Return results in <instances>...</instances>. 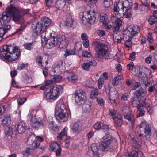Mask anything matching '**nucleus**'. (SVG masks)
Segmentation results:
<instances>
[{
    "instance_id": "obj_21",
    "label": "nucleus",
    "mask_w": 157,
    "mask_h": 157,
    "mask_svg": "<svg viewBox=\"0 0 157 157\" xmlns=\"http://www.w3.org/2000/svg\"><path fill=\"white\" fill-rule=\"evenodd\" d=\"M96 64V62L94 60L90 61L88 62L84 63L82 65V69L85 70H88L89 69L90 67L92 66H95Z\"/></svg>"
},
{
    "instance_id": "obj_52",
    "label": "nucleus",
    "mask_w": 157,
    "mask_h": 157,
    "mask_svg": "<svg viewBox=\"0 0 157 157\" xmlns=\"http://www.w3.org/2000/svg\"><path fill=\"white\" fill-rule=\"evenodd\" d=\"M97 99V101L98 102V104L100 105H104V101L102 98L101 96L100 97L98 98Z\"/></svg>"
},
{
    "instance_id": "obj_20",
    "label": "nucleus",
    "mask_w": 157,
    "mask_h": 157,
    "mask_svg": "<svg viewBox=\"0 0 157 157\" xmlns=\"http://www.w3.org/2000/svg\"><path fill=\"white\" fill-rule=\"evenodd\" d=\"M41 41L43 42V41H45L46 42L49 40L50 37L52 36H51V33H49L48 32L46 31V30L44 31L41 34Z\"/></svg>"
},
{
    "instance_id": "obj_8",
    "label": "nucleus",
    "mask_w": 157,
    "mask_h": 157,
    "mask_svg": "<svg viewBox=\"0 0 157 157\" xmlns=\"http://www.w3.org/2000/svg\"><path fill=\"white\" fill-rule=\"evenodd\" d=\"M111 136L109 134H106L103 137V140L99 144L100 150L103 151H106L108 150L111 144Z\"/></svg>"
},
{
    "instance_id": "obj_17",
    "label": "nucleus",
    "mask_w": 157,
    "mask_h": 157,
    "mask_svg": "<svg viewBox=\"0 0 157 157\" xmlns=\"http://www.w3.org/2000/svg\"><path fill=\"white\" fill-rule=\"evenodd\" d=\"M11 28L10 25H5L3 27H0V41L3 38V37L6 32Z\"/></svg>"
},
{
    "instance_id": "obj_24",
    "label": "nucleus",
    "mask_w": 157,
    "mask_h": 157,
    "mask_svg": "<svg viewBox=\"0 0 157 157\" xmlns=\"http://www.w3.org/2000/svg\"><path fill=\"white\" fill-rule=\"evenodd\" d=\"M124 118L128 120L129 122L131 124L132 127H133L135 121V120L133 116V115L128 114L126 113H124Z\"/></svg>"
},
{
    "instance_id": "obj_56",
    "label": "nucleus",
    "mask_w": 157,
    "mask_h": 157,
    "mask_svg": "<svg viewBox=\"0 0 157 157\" xmlns=\"http://www.w3.org/2000/svg\"><path fill=\"white\" fill-rule=\"evenodd\" d=\"M82 56L86 57H90L91 56V54L88 52L85 51L83 52L82 53Z\"/></svg>"
},
{
    "instance_id": "obj_25",
    "label": "nucleus",
    "mask_w": 157,
    "mask_h": 157,
    "mask_svg": "<svg viewBox=\"0 0 157 157\" xmlns=\"http://www.w3.org/2000/svg\"><path fill=\"white\" fill-rule=\"evenodd\" d=\"M57 40L58 44V46H60L62 45H65L64 44L65 43V36L64 35H59L57 36L56 38Z\"/></svg>"
},
{
    "instance_id": "obj_57",
    "label": "nucleus",
    "mask_w": 157,
    "mask_h": 157,
    "mask_svg": "<svg viewBox=\"0 0 157 157\" xmlns=\"http://www.w3.org/2000/svg\"><path fill=\"white\" fill-rule=\"evenodd\" d=\"M101 128L103 131L105 132H107L109 130V126L106 124H103Z\"/></svg>"
},
{
    "instance_id": "obj_42",
    "label": "nucleus",
    "mask_w": 157,
    "mask_h": 157,
    "mask_svg": "<svg viewBox=\"0 0 157 157\" xmlns=\"http://www.w3.org/2000/svg\"><path fill=\"white\" fill-rule=\"evenodd\" d=\"M139 150L133 151L130 154L128 155V157H138V151Z\"/></svg>"
},
{
    "instance_id": "obj_11",
    "label": "nucleus",
    "mask_w": 157,
    "mask_h": 157,
    "mask_svg": "<svg viewBox=\"0 0 157 157\" xmlns=\"http://www.w3.org/2000/svg\"><path fill=\"white\" fill-rule=\"evenodd\" d=\"M140 130L141 132V133L139 134V136L142 137L143 139L144 140V139L147 140V139L146 136L147 135V124L146 121H144L142 122L140 125Z\"/></svg>"
},
{
    "instance_id": "obj_12",
    "label": "nucleus",
    "mask_w": 157,
    "mask_h": 157,
    "mask_svg": "<svg viewBox=\"0 0 157 157\" xmlns=\"http://www.w3.org/2000/svg\"><path fill=\"white\" fill-rule=\"evenodd\" d=\"M17 131L19 134H23L25 131L29 128L28 125L23 122H19L17 125Z\"/></svg>"
},
{
    "instance_id": "obj_37",
    "label": "nucleus",
    "mask_w": 157,
    "mask_h": 157,
    "mask_svg": "<svg viewBox=\"0 0 157 157\" xmlns=\"http://www.w3.org/2000/svg\"><path fill=\"white\" fill-rule=\"evenodd\" d=\"M101 96V94L96 91H94L91 92L90 97L92 98H95L96 99Z\"/></svg>"
},
{
    "instance_id": "obj_38",
    "label": "nucleus",
    "mask_w": 157,
    "mask_h": 157,
    "mask_svg": "<svg viewBox=\"0 0 157 157\" xmlns=\"http://www.w3.org/2000/svg\"><path fill=\"white\" fill-rule=\"evenodd\" d=\"M140 96H135L132 98V105H134L136 102L137 105H139L140 100Z\"/></svg>"
},
{
    "instance_id": "obj_50",
    "label": "nucleus",
    "mask_w": 157,
    "mask_h": 157,
    "mask_svg": "<svg viewBox=\"0 0 157 157\" xmlns=\"http://www.w3.org/2000/svg\"><path fill=\"white\" fill-rule=\"evenodd\" d=\"M140 84L138 82H136L134 85L131 86L132 90H135L137 88L139 87L140 86Z\"/></svg>"
},
{
    "instance_id": "obj_49",
    "label": "nucleus",
    "mask_w": 157,
    "mask_h": 157,
    "mask_svg": "<svg viewBox=\"0 0 157 157\" xmlns=\"http://www.w3.org/2000/svg\"><path fill=\"white\" fill-rule=\"evenodd\" d=\"M154 39L152 33L150 32L148 33V41L150 43H152L154 41Z\"/></svg>"
},
{
    "instance_id": "obj_28",
    "label": "nucleus",
    "mask_w": 157,
    "mask_h": 157,
    "mask_svg": "<svg viewBox=\"0 0 157 157\" xmlns=\"http://www.w3.org/2000/svg\"><path fill=\"white\" fill-rule=\"evenodd\" d=\"M91 149V151L90 152V153L92 152L93 156H98L99 155V150L95 144H93L92 145Z\"/></svg>"
},
{
    "instance_id": "obj_26",
    "label": "nucleus",
    "mask_w": 157,
    "mask_h": 157,
    "mask_svg": "<svg viewBox=\"0 0 157 157\" xmlns=\"http://www.w3.org/2000/svg\"><path fill=\"white\" fill-rule=\"evenodd\" d=\"M132 140L134 141L135 148L137 149V150H139L141 148L142 144L141 140L138 138H132Z\"/></svg>"
},
{
    "instance_id": "obj_27",
    "label": "nucleus",
    "mask_w": 157,
    "mask_h": 157,
    "mask_svg": "<svg viewBox=\"0 0 157 157\" xmlns=\"http://www.w3.org/2000/svg\"><path fill=\"white\" fill-rule=\"evenodd\" d=\"M2 122L3 126H8L11 122L10 116L9 115L5 116L2 120Z\"/></svg>"
},
{
    "instance_id": "obj_46",
    "label": "nucleus",
    "mask_w": 157,
    "mask_h": 157,
    "mask_svg": "<svg viewBox=\"0 0 157 157\" xmlns=\"http://www.w3.org/2000/svg\"><path fill=\"white\" fill-rule=\"evenodd\" d=\"M112 0H104V5L105 8L109 7L112 4Z\"/></svg>"
},
{
    "instance_id": "obj_31",
    "label": "nucleus",
    "mask_w": 157,
    "mask_h": 157,
    "mask_svg": "<svg viewBox=\"0 0 157 157\" xmlns=\"http://www.w3.org/2000/svg\"><path fill=\"white\" fill-rule=\"evenodd\" d=\"M40 22L42 23L44 26L46 27L49 26L51 24V21L50 19L47 17H45L44 18L43 20H42Z\"/></svg>"
},
{
    "instance_id": "obj_60",
    "label": "nucleus",
    "mask_w": 157,
    "mask_h": 157,
    "mask_svg": "<svg viewBox=\"0 0 157 157\" xmlns=\"http://www.w3.org/2000/svg\"><path fill=\"white\" fill-rule=\"evenodd\" d=\"M133 63L132 62H131L129 64L127 65V68L130 71L132 70L134 67Z\"/></svg>"
},
{
    "instance_id": "obj_18",
    "label": "nucleus",
    "mask_w": 157,
    "mask_h": 157,
    "mask_svg": "<svg viewBox=\"0 0 157 157\" xmlns=\"http://www.w3.org/2000/svg\"><path fill=\"white\" fill-rule=\"evenodd\" d=\"M121 2L122 4L123 9L125 8L126 10L128 11L131 9L132 6V0H125L123 2L121 1Z\"/></svg>"
},
{
    "instance_id": "obj_35",
    "label": "nucleus",
    "mask_w": 157,
    "mask_h": 157,
    "mask_svg": "<svg viewBox=\"0 0 157 157\" xmlns=\"http://www.w3.org/2000/svg\"><path fill=\"white\" fill-rule=\"evenodd\" d=\"M34 46L33 42L25 43L23 45L25 48L28 50H31L33 49L34 47Z\"/></svg>"
},
{
    "instance_id": "obj_55",
    "label": "nucleus",
    "mask_w": 157,
    "mask_h": 157,
    "mask_svg": "<svg viewBox=\"0 0 157 157\" xmlns=\"http://www.w3.org/2000/svg\"><path fill=\"white\" fill-rule=\"evenodd\" d=\"M87 3L91 5H94L97 2V0H84Z\"/></svg>"
},
{
    "instance_id": "obj_5",
    "label": "nucleus",
    "mask_w": 157,
    "mask_h": 157,
    "mask_svg": "<svg viewBox=\"0 0 157 157\" xmlns=\"http://www.w3.org/2000/svg\"><path fill=\"white\" fill-rule=\"evenodd\" d=\"M140 29L136 25H130L124 30V33L129 37L128 40L125 42V46L127 48L131 47V39L133 37L139 32Z\"/></svg>"
},
{
    "instance_id": "obj_40",
    "label": "nucleus",
    "mask_w": 157,
    "mask_h": 157,
    "mask_svg": "<svg viewBox=\"0 0 157 157\" xmlns=\"http://www.w3.org/2000/svg\"><path fill=\"white\" fill-rule=\"evenodd\" d=\"M67 79L70 81H74L77 79V76L74 73H70Z\"/></svg>"
},
{
    "instance_id": "obj_1",
    "label": "nucleus",
    "mask_w": 157,
    "mask_h": 157,
    "mask_svg": "<svg viewBox=\"0 0 157 157\" xmlns=\"http://www.w3.org/2000/svg\"><path fill=\"white\" fill-rule=\"evenodd\" d=\"M24 15V11L14 7H8L1 16L2 21L4 23L8 22L11 19V16L13 20L16 23L19 22Z\"/></svg>"
},
{
    "instance_id": "obj_2",
    "label": "nucleus",
    "mask_w": 157,
    "mask_h": 157,
    "mask_svg": "<svg viewBox=\"0 0 157 157\" xmlns=\"http://www.w3.org/2000/svg\"><path fill=\"white\" fill-rule=\"evenodd\" d=\"M0 55L9 61H16L20 57V50L14 45H5L1 49Z\"/></svg>"
},
{
    "instance_id": "obj_34",
    "label": "nucleus",
    "mask_w": 157,
    "mask_h": 157,
    "mask_svg": "<svg viewBox=\"0 0 157 157\" xmlns=\"http://www.w3.org/2000/svg\"><path fill=\"white\" fill-rule=\"evenodd\" d=\"M60 146V145L59 144L56 143H53L50 144L49 150L52 151H54Z\"/></svg>"
},
{
    "instance_id": "obj_14",
    "label": "nucleus",
    "mask_w": 157,
    "mask_h": 157,
    "mask_svg": "<svg viewBox=\"0 0 157 157\" xmlns=\"http://www.w3.org/2000/svg\"><path fill=\"white\" fill-rule=\"evenodd\" d=\"M121 9H123L122 4L121 3V0L115 3L114 5L113 10L114 14L116 16L120 13L119 12Z\"/></svg>"
},
{
    "instance_id": "obj_9",
    "label": "nucleus",
    "mask_w": 157,
    "mask_h": 157,
    "mask_svg": "<svg viewBox=\"0 0 157 157\" xmlns=\"http://www.w3.org/2000/svg\"><path fill=\"white\" fill-rule=\"evenodd\" d=\"M82 21L84 24H86L87 23L90 24H93L96 21V17L95 16L94 13L90 14V12L88 11L87 12H85L83 14Z\"/></svg>"
},
{
    "instance_id": "obj_62",
    "label": "nucleus",
    "mask_w": 157,
    "mask_h": 157,
    "mask_svg": "<svg viewBox=\"0 0 157 157\" xmlns=\"http://www.w3.org/2000/svg\"><path fill=\"white\" fill-rule=\"evenodd\" d=\"M27 142L28 144L29 145H31L33 143H34L35 141L32 140V136H30L28 138Z\"/></svg>"
},
{
    "instance_id": "obj_47",
    "label": "nucleus",
    "mask_w": 157,
    "mask_h": 157,
    "mask_svg": "<svg viewBox=\"0 0 157 157\" xmlns=\"http://www.w3.org/2000/svg\"><path fill=\"white\" fill-rule=\"evenodd\" d=\"M140 70V68H138V67H135L132 70V73L135 76H137L139 74L138 72H139Z\"/></svg>"
},
{
    "instance_id": "obj_54",
    "label": "nucleus",
    "mask_w": 157,
    "mask_h": 157,
    "mask_svg": "<svg viewBox=\"0 0 157 157\" xmlns=\"http://www.w3.org/2000/svg\"><path fill=\"white\" fill-rule=\"evenodd\" d=\"M61 149L60 146L55 150L56 155L57 156H59L61 155Z\"/></svg>"
},
{
    "instance_id": "obj_59",
    "label": "nucleus",
    "mask_w": 157,
    "mask_h": 157,
    "mask_svg": "<svg viewBox=\"0 0 157 157\" xmlns=\"http://www.w3.org/2000/svg\"><path fill=\"white\" fill-rule=\"evenodd\" d=\"M26 98H22L18 99L17 100L18 104L19 105H22L26 100Z\"/></svg>"
},
{
    "instance_id": "obj_13",
    "label": "nucleus",
    "mask_w": 157,
    "mask_h": 157,
    "mask_svg": "<svg viewBox=\"0 0 157 157\" xmlns=\"http://www.w3.org/2000/svg\"><path fill=\"white\" fill-rule=\"evenodd\" d=\"M71 129L73 132L78 133L82 130V127L79 122H77L72 123L71 125Z\"/></svg>"
},
{
    "instance_id": "obj_41",
    "label": "nucleus",
    "mask_w": 157,
    "mask_h": 157,
    "mask_svg": "<svg viewBox=\"0 0 157 157\" xmlns=\"http://www.w3.org/2000/svg\"><path fill=\"white\" fill-rule=\"evenodd\" d=\"M121 79V76L120 75L117 76L114 78L113 81V85L114 86H116L118 84L119 81Z\"/></svg>"
},
{
    "instance_id": "obj_7",
    "label": "nucleus",
    "mask_w": 157,
    "mask_h": 157,
    "mask_svg": "<svg viewBox=\"0 0 157 157\" xmlns=\"http://www.w3.org/2000/svg\"><path fill=\"white\" fill-rule=\"evenodd\" d=\"M67 110L64 104H58L55 109V114L60 119H67L66 115Z\"/></svg>"
},
{
    "instance_id": "obj_39",
    "label": "nucleus",
    "mask_w": 157,
    "mask_h": 157,
    "mask_svg": "<svg viewBox=\"0 0 157 157\" xmlns=\"http://www.w3.org/2000/svg\"><path fill=\"white\" fill-rule=\"evenodd\" d=\"M101 21L103 23V24H104L108 20V17L106 15L105 13H101L100 14Z\"/></svg>"
},
{
    "instance_id": "obj_58",
    "label": "nucleus",
    "mask_w": 157,
    "mask_h": 157,
    "mask_svg": "<svg viewBox=\"0 0 157 157\" xmlns=\"http://www.w3.org/2000/svg\"><path fill=\"white\" fill-rule=\"evenodd\" d=\"M43 59V57L41 56H38L36 57V61L38 63L41 65V67H43L42 65V59Z\"/></svg>"
},
{
    "instance_id": "obj_3",
    "label": "nucleus",
    "mask_w": 157,
    "mask_h": 157,
    "mask_svg": "<svg viewBox=\"0 0 157 157\" xmlns=\"http://www.w3.org/2000/svg\"><path fill=\"white\" fill-rule=\"evenodd\" d=\"M94 48L97 52L98 58L101 59H108L112 56L109 53V48L107 45L100 42L95 41L94 43Z\"/></svg>"
},
{
    "instance_id": "obj_61",
    "label": "nucleus",
    "mask_w": 157,
    "mask_h": 157,
    "mask_svg": "<svg viewBox=\"0 0 157 157\" xmlns=\"http://www.w3.org/2000/svg\"><path fill=\"white\" fill-rule=\"evenodd\" d=\"M56 0H46V3L47 6L49 7L52 5L53 2Z\"/></svg>"
},
{
    "instance_id": "obj_22",
    "label": "nucleus",
    "mask_w": 157,
    "mask_h": 157,
    "mask_svg": "<svg viewBox=\"0 0 157 157\" xmlns=\"http://www.w3.org/2000/svg\"><path fill=\"white\" fill-rule=\"evenodd\" d=\"M115 123L119 127L121 126L122 124L123 120L120 114H117V116L113 117Z\"/></svg>"
},
{
    "instance_id": "obj_16",
    "label": "nucleus",
    "mask_w": 157,
    "mask_h": 157,
    "mask_svg": "<svg viewBox=\"0 0 157 157\" xmlns=\"http://www.w3.org/2000/svg\"><path fill=\"white\" fill-rule=\"evenodd\" d=\"M56 38L54 36H52L50 37L49 39L47 42L45 43V44L48 45L49 48H52L53 46L58 45V42Z\"/></svg>"
},
{
    "instance_id": "obj_51",
    "label": "nucleus",
    "mask_w": 157,
    "mask_h": 157,
    "mask_svg": "<svg viewBox=\"0 0 157 157\" xmlns=\"http://www.w3.org/2000/svg\"><path fill=\"white\" fill-rule=\"evenodd\" d=\"M62 78V77L59 76L55 75L52 78V80H53L55 82H57L59 81Z\"/></svg>"
},
{
    "instance_id": "obj_19",
    "label": "nucleus",
    "mask_w": 157,
    "mask_h": 157,
    "mask_svg": "<svg viewBox=\"0 0 157 157\" xmlns=\"http://www.w3.org/2000/svg\"><path fill=\"white\" fill-rule=\"evenodd\" d=\"M122 21L120 18L117 19L115 21V25L112 28V30L114 32H118L120 28V27L121 26Z\"/></svg>"
},
{
    "instance_id": "obj_30",
    "label": "nucleus",
    "mask_w": 157,
    "mask_h": 157,
    "mask_svg": "<svg viewBox=\"0 0 157 157\" xmlns=\"http://www.w3.org/2000/svg\"><path fill=\"white\" fill-rule=\"evenodd\" d=\"M146 90L142 88H140L139 90H136L134 92V94L135 96H141L146 94Z\"/></svg>"
},
{
    "instance_id": "obj_63",
    "label": "nucleus",
    "mask_w": 157,
    "mask_h": 157,
    "mask_svg": "<svg viewBox=\"0 0 157 157\" xmlns=\"http://www.w3.org/2000/svg\"><path fill=\"white\" fill-rule=\"evenodd\" d=\"M98 34L100 36H102L105 35V33L104 30H100L98 31Z\"/></svg>"
},
{
    "instance_id": "obj_15",
    "label": "nucleus",
    "mask_w": 157,
    "mask_h": 157,
    "mask_svg": "<svg viewBox=\"0 0 157 157\" xmlns=\"http://www.w3.org/2000/svg\"><path fill=\"white\" fill-rule=\"evenodd\" d=\"M146 100V98H145V100L143 101V103L140 104V105H139L138 107V108L139 109V112L136 116V117H140L144 115L145 113V111L143 109H140V108L142 107H146L147 104L146 102L145 101Z\"/></svg>"
},
{
    "instance_id": "obj_23",
    "label": "nucleus",
    "mask_w": 157,
    "mask_h": 157,
    "mask_svg": "<svg viewBox=\"0 0 157 157\" xmlns=\"http://www.w3.org/2000/svg\"><path fill=\"white\" fill-rule=\"evenodd\" d=\"M67 128L65 127L62 131L59 134L58 136L57 137L58 140H63L64 139H65V137H66L67 136Z\"/></svg>"
},
{
    "instance_id": "obj_45",
    "label": "nucleus",
    "mask_w": 157,
    "mask_h": 157,
    "mask_svg": "<svg viewBox=\"0 0 157 157\" xmlns=\"http://www.w3.org/2000/svg\"><path fill=\"white\" fill-rule=\"evenodd\" d=\"M156 19L153 16H151L148 21L149 24L152 25L157 22Z\"/></svg>"
},
{
    "instance_id": "obj_10",
    "label": "nucleus",
    "mask_w": 157,
    "mask_h": 157,
    "mask_svg": "<svg viewBox=\"0 0 157 157\" xmlns=\"http://www.w3.org/2000/svg\"><path fill=\"white\" fill-rule=\"evenodd\" d=\"M32 27L34 33L36 35L41 34L44 31H45L46 29L40 22L36 23L35 25L33 24Z\"/></svg>"
},
{
    "instance_id": "obj_64",
    "label": "nucleus",
    "mask_w": 157,
    "mask_h": 157,
    "mask_svg": "<svg viewBox=\"0 0 157 157\" xmlns=\"http://www.w3.org/2000/svg\"><path fill=\"white\" fill-rule=\"evenodd\" d=\"M109 114L111 115H113V117H114L115 116H117L116 114V111L115 110L113 109H109Z\"/></svg>"
},
{
    "instance_id": "obj_29",
    "label": "nucleus",
    "mask_w": 157,
    "mask_h": 157,
    "mask_svg": "<svg viewBox=\"0 0 157 157\" xmlns=\"http://www.w3.org/2000/svg\"><path fill=\"white\" fill-rule=\"evenodd\" d=\"M65 4L64 0H58L56 2L55 6L57 9L60 10L63 8Z\"/></svg>"
},
{
    "instance_id": "obj_53",
    "label": "nucleus",
    "mask_w": 157,
    "mask_h": 157,
    "mask_svg": "<svg viewBox=\"0 0 157 157\" xmlns=\"http://www.w3.org/2000/svg\"><path fill=\"white\" fill-rule=\"evenodd\" d=\"M104 79L101 78H100L98 80V87L99 89H101L102 86V85L104 83Z\"/></svg>"
},
{
    "instance_id": "obj_32",
    "label": "nucleus",
    "mask_w": 157,
    "mask_h": 157,
    "mask_svg": "<svg viewBox=\"0 0 157 157\" xmlns=\"http://www.w3.org/2000/svg\"><path fill=\"white\" fill-rule=\"evenodd\" d=\"M137 76L138 77L140 78H141V80L143 83L147 86V76L146 74H145V73H143L141 75V76L140 77L139 75V73Z\"/></svg>"
},
{
    "instance_id": "obj_33",
    "label": "nucleus",
    "mask_w": 157,
    "mask_h": 157,
    "mask_svg": "<svg viewBox=\"0 0 157 157\" xmlns=\"http://www.w3.org/2000/svg\"><path fill=\"white\" fill-rule=\"evenodd\" d=\"M74 21L72 17L70 16V17H68L66 19L65 25L68 27H73Z\"/></svg>"
},
{
    "instance_id": "obj_43",
    "label": "nucleus",
    "mask_w": 157,
    "mask_h": 157,
    "mask_svg": "<svg viewBox=\"0 0 157 157\" xmlns=\"http://www.w3.org/2000/svg\"><path fill=\"white\" fill-rule=\"evenodd\" d=\"M65 63L62 61H59L57 65V67L61 70L64 69L65 67Z\"/></svg>"
},
{
    "instance_id": "obj_44",
    "label": "nucleus",
    "mask_w": 157,
    "mask_h": 157,
    "mask_svg": "<svg viewBox=\"0 0 157 157\" xmlns=\"http://www.w3.org/2000/svg\"><path fill=\"white\" fill-rule=\"evenodd\" d=\"M65 53L64 55V57H66L67 56L70 55H74L75 53V52L72 50L66 49L65 51Z\"/></svg>"
},
{
    "instance_id": "obj_36",
    "label": "nucleus",
    "mask_w": 157,
    "mask_h": 157,
    "mask_svg": "<svg viewBox=\"0 0 157 157\" xmlns=\"http://www.w3.org/2000/svg\"><path fill=\"white\" fill-rule=\"evenodd\" d=\"M61 145L63 147L68 148L70 146V142L67 139V138L61 144Z\"/></svg>"
},
{
    "instance_id": "obj_48",
    "label": "nucleus",
    "mask_w": 157,
    "mask_h": 157,
    "mask_svg": "<svg viewBox=\"0 0 157 157\" xmlns=\"http://www.w3.org/2000/svg\"><path fill=\"white\" fill-rule=\"evenodd\" d=\"M103 124L101 122H98L95 123L94 125V127L96 130H98L102 128Z\"/></svg>"
},
{
    "instance_id": "obj_4",
    "label": "nucleus",
    "mask_w": 157,
    "mask_h": 157,
    "mask_svg": "<svg viewBox=\"0 0 157 157\" xmlns=\"http://www.w3.org/2000/svg\"><path fill=\"white\" fill-rule=\"evenodd\" d=\"M63 91L62 87L60 85H56L50 88H46L44 92L46 98L49 99H56Z\"/></svg>"
},
{
    "instance_id": "obj_6",
    "label": "nucleus",
    "mask_w": 157,
    "mask_h": 157,
    "mask_svg": "<svg viewBox=\"0 0 157 157\" xmlns=\"http://www.w3.org/2000/svg\"><path fill=\"white\" fill-rule=\"evenodd\" d=\"M72 99L77 104H82L86 99V95L83 90L79 89L76 90L72 95Z\"/></svg>"
}]
</instances>
